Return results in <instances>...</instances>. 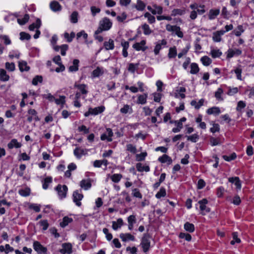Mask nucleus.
Instances as JSON below:
<instances>
[{
  "label": "nucleus",
  "mask_w": 254,
  "mask_h": 254,
  "mask_svg": "<svg viewBox=\"0 0 254 254\" xmlns=\"http://www.w3.org/2000/svg\"><path fill=\"white\" fill-rule=\"evenodd\" d=\"M112 26V22L107 17H104L99 22V26L97 30L95 31V35L101 33L103 31L109 30Z\"/></svg>",
  "instance_id": "f257e3e1"
},
{
  "label": "nucleus",
  "mask_w": 254,
  "mask_h": 254,
  "mask_svg": "<svg viewBox=\"0 0 254 254\" xmlns=\"http://www.w3.org/2000/svg\"><path fill=\"white\" fill-rule=\"evenodd\" d=\"M105 110V107L104 106H101L94 108H89L88 111L84 113V116L88 117L90 115H97L103 112Z\"/></svg>",
  "instance_id": "f03ea898"
},
{
  "label": "nucleus",
  "mask_w": 254,
  "mask_h": 254,
  "mask_svg": "<svg viewBox=\"0 0 254 254\" xmlns=\"http://www.w3.org/2000/svg\"><path fill=\"white\" fill-rule=\"evenodd\" d=\"M166 29L169 32H174L179 38H183L184 36V34L179 26L168 24L166 25Z\"/></svg>",
  "instance_id": "7ed1b4c3"
},
{
  "label": "nucleus",
  "mask_w": 254,
  "mask_h": 254,
  "mask_svg": "<svg viewBox=\"0 0 254 254\" xmlns=\"http://www.w3.org/2000/svg\"><path fill=\"white\" fill-rule=\"evenodd\" d=\"M83 195L82 194L81 190H76L73 192V201L77 206L79 207L81 205V202L80 201L83 199Z\"/></svg>",
  "instance_id": "20e7f679"
},
{
  "label": "nucleus",
  "mask_w": 254,
  "mask_h": 254,
  "mask_svg": "<svg viewBox=\"0 0 254 254\" xmlns=\"http://www.w3.org/2000/svg\"><path fill=\"white\" fill-rule=\"evenodd\" d=\"M208 203V200L206 198H203L198 201V204L199 205V209L200 210V213L204 215L206 213H208L210 211V209L206 205Z\"/></svg>",
  "instance_id": "39448f33"
},
{
  "label": "nucleus",
  "mask_w": 254,
  "mask_h": 254,
  "mask_svg": "<svg viewBox=\"0 0 254 254\" xmlns=\"http://www.w3.org/2000/svg\"><path fill=\"white\" fill-rule=\"evenodd\" d=\"M33 247L34 250L38 254H47V249L42 245L38 241H34L33 242Z\"/></svg>",
  "instance_id": "423d86ee"
},
{
  "label": "nucleus",
  "mask_w": 254,
  "mask_h": 254,
  "mask_svg": "<svg viewBox=\"0 0 254 254\" xmlns=\"http://www.w3.org/2000/svg\"><path fill=\"white\" fill-rule=\"evenodd\" d=\"M58 195L61 199L64 198L66 197L68 188L66 185H58L56 188Z\"/></svg>",
  "instance_id": "0eeeda50"
},
{
  "label": "nucleus",
  "mask_w": 254,
  "mask_h": 254,
  "mask_svg": "<svg viewBox=\"0 0 254 254\" xmlns=\"http://www.w3.org/2000/svg\"><path fill=\"white\" fill-rule=\"evenodd\" d=\"M167 44V41L166 39H162L156 42L153 50L155 55H158L159 54L160 51L163 47H165Z\"/></svg>",
  "instance_id": "6e6552de"
},
{
  "label": "nucleus",
  "mask_w": 254,
  "mask_h": 254,
  "mask_svg": "<svg viewBox=\"0 0 254 254\" xmlns=\"http://www.w3.org/2000/svg\"><path fill=\"white\" fill-rule=\"evenodd\" d=\"M141 245L144 252H147L150 246L149 237L147 234H144L142 238Z\"/></svg>",
  "instance_id": "1a4fd4ad"
},
{
  "label": "nucleus",
  "mask_w": 254,
  "mask_h": 254,
  "mask_svg": "<svg viewBox=\"0 0 254 254\" xmlns=\"http://www.w3.org/2000/svg\"><path fill=\"white\" fill-rule=\"evenodd\" d=\"M146 41L145 40H141L140 42H136L132 45V48L137 51H142L144 52L148 49L146 46Z\"/></svg>",
  "instance_id": "9d476101"
},
{
  "label": "nucleus",
  "mask_w": 254,
  "mask_h": 254,
  "mask_svg": "<svg viewBox=\"0 0 254 254\" xmlns=\"http://www.w3.org/2000/svg\"><path fill=\"white\" fill-rule=\"evenodd\" d=\"M59 252L62 254H71L72 252V246L69 243L62 244V249Z\"/></svg>",
  "instance_id": "9b49d317"
},
{
  "label": "nucleus",
  "mask_w": 254,
  "mask_h": 254,
  "mask_svg": "<svg viewBox=\"0 0 254 254\" xmlns=\"http://www.w3.org/2000/svg\"><path fill=\"white\" fill-rule=\"evenodd\" d=\"M242 53V51L240 49H229L226 52V58L227 59H230L233 57L234 56H239Z\"/></svg>",
  "instance_id": "f8f14e48"
},
{
  "label": "nucleus",
  "mask_w": 254,
  "mask_h": 254,
  "mask_svg": "<svg viewBox=\"0 0 254 254\" xmlns=\"http://www.w3.org/2000/svg\"><path fill=\"white\" fill-rule=\"evenodd\" d=\"M113 134V133L111 128H107L106 132L101 135V139L102 140H107L109 142L111 141L112 140V137Z\"/></svg>",
  "instance_id": "ddd939ff"
},
{
  "label": "nucleus",
  "mask_w": 254,
  "mask_h": 254,
  "mask_svg": "<svg viewBox=\"0 0 254 254\" xmlns=\"http://www.w3.org/2000/svg\"><path fill=\"white\" fill-rule=\"evenodd\" d=\"M113 134V133L111 128H107L106 132L101 135V139L102 140H107L109 142L111 141L112 140V137Z\"/></svg>",
  "instance_id": "4468645a"
},
{
  "label": "nucleus",
  "mask_w": 254,
  "mask_h": 254,
  "mask_svg": "<svg viewBox=\"0 0 254 254\" xmlns=\"http://www.w3.org/2000/svg\"><path fill=\"white\" fill-rule=\"evenodd\" d=\"M113 134V133L111 128H107L106 132L101 135V139L102 140H107L109 142L111 141L112 140V137Z\"/></svg>",
  "instance_id": "2eb2a0df"
},
{
  "label": "nucleus",
  "mask_w": 254,
  "mask_h": 254,
  "mask_svg": "<svg viewBox=\"0 0 254 254\" xmlns=\"http://www.w3.org/2000/svg\"><path fill=\"white\" fill-rule=\"evenodd\" d=\"M87 152L88 150L87 149L80 147L76 148L73 151L74 155L78 159H80L82 156L86 155Z\"/></svg>",
  "instance_id": "dca6fc26"
},
{
  "label": "nucleus",
  "mask_w": 254,
  "mask_h": 254,
  "mask_svg": "<svg viewBox=\"0 0 254 254\" xmlns=\"http://www.w3.org/2000/svg\"><path fill=\"white\" fill-rule=\"evenodd\" d=\"M225 31L223 30L217 31L213 33L212 39L215 42H220L222 40L221 36L224 35Z\"/></svg>",
  "instance_id": "f3484780"
},
{
  "label": "nucleus",
  "mask_w": 254,
  "mask_h": 254,
  "mask_svg": "<svg viewBox=\"0 0 254 254\" xmlns=\"http://www.w3.org/2000/svg\"><path fill=\"white\" fill-rule=\"evenodd\" d=\"M91 186V182L90 179H83L80 182V187L85 190H89Z\"/></svg>",
  "instance_id": "a211bd4d"
},
{
  "label": "nucleus",
  "mask_w": 254,
  "mask_h": 254,
  "mask_svg": "<svg viewBox=\"0 0 254 254\" xmlns=\"http://www.w3.org/2000/svg\"><path fill=\"white\" fill-rule=\"evenodd\" d=\"M74 86L77 88L79 90V92L82 94L86 95L88 93V87L87 85L85 84H77L75 83Z\"/></svg>",
  "instance_id": "6ab92c4d"
},
{
  "label": "nucleus",
  "mask_w": 254,
  "mask_h": 254,
  "mask_svg": "<svg viewBox=\"0 0 254 254\" xmlns=\"http://www.w3.org/2000/svg\"><path fill=\"white\" fill-rule=\"evenodd\" d=\"M50 8L54 12L60 11L62 10V6L59 2L53 0L50 4Z\"/></svg>",
  "instance_id": "aec40b11"
},
{
  "label": "nucleus",
  "mask_w": 254,
  "mask_h": 254,
  "mask_svg": "<svg viewBox=\"0 0 254 254\" xmlns=\"http://www.w3.org/2000/svg\"><path fill=\"white\" fill-rule=\"evenodd\" d=\"M158 160L161 163H167L168 165L171 164L173 162L172 158L166 154H164L159 157Z\"/></svg>",
  "instance_id": "412c9836"
},
{
  "label": "nucleus",
  "mask_w": 254,
  "mask_h": 254,
  "mask_svg": "<svg viewBox=\"0 0 254 254\" xmlns=\"http://www.w3.org/2000/svg\"><path fill=\"white\" fill-rule=\"evenodd\" d=\"M206 113L209 115L218 116L221 113V110L219 107L215 106L208 108L206 110Z\"/></svg>",
  "instance_id": "4be33fe9"
},
{
  "label": "nucleus",
  "mask_w": 254,
  "mask_h": 254,
  "mask_svg": "<svg viewBox=\"0 0 254 254\" xmlns=\"http://www.w3.org/2000/svg\"><path fill=\"white\" fill-rule=\"evenodd\" d=\"M129 42L124 40L121 41V46L123 47L122 54L124 57L126 58L128 56L127 49L129 48Z\"/></svg>",
  "instance_id": "5701e85b"
},
{
  "label": "nucleus",
  "mask_w": 254,
  "mask_h": 254,
  "mask_svg": "<svg viewBox=\"0 0 254 254\" xmlns=\"http://www.w3.org/2000/svg\"><path fill=\"white\" fill-rule=\"evenodd\" d=\"M120 237L124 242L135 240L134 237L129 233H121L120 235Z\"/></svg>",
  "instance_id": "b1692460"
},
{
  "label": "nucleus",
  "mask_w": 254,
  "mask_h": 254,
  "mask_svg": "<svg viewBox=\"0 0 254 254\" xmlns=\"http://www.w3.org/2000/svg\"><path fill=\"white\" fill-rule=\"evenodd\" d=\"M229 182L231 183H234L236 186L237 189L240 190L241 189V182L239 177H230L228 179Z\"/></svg>",
  "instance_id": "393cba45"
},
{
  "label": "nucleus",
  "mask_w": 254,
  "mask_h": 254,
  "mask_svg": "<svg viewBox=\"0 0 254 254\" xmlns=\"http://www.w3.org/2000/svg\"><path fill=\"white\" fill-rule=\"evenodd\" d=\"M18 67L21 72L28 71L30 69V67L27 65V62L25 61H19Z\"/></svg>",
  "instance_id": "a878e982"
},
{
  "label": "nucleus",
  "mask_w": 254,
  "mask_h": 254,
  "mask_svg": "<svg viewBox=\"0 0 254 254\" xmlns=\"http://www.w3.org/2000/svg\"><path fill=\"white\" fill-rule=\"evenodd\" d=\"M220 13L219 9H211L208 14L210 20L214 19Z\"/></svg>",
  "instance_id": "bb28decb"
},
{
  "label": "nucleus",
  "mask_w": 254,
  "mask_h": 254,
  "mask_svg": "<svg viewBox=\"0 0 254 254\" xmlns=\"http://www.w3.org/2000/svg\"><path fill=\"white\" fill-rule=\"evenodd\" d=\"M136 217L134 215H131L127 217L128 229L132 230L133 228L134 224L136 223Z\"/></svg>",
  "instance_id": "cd10ccee"
},
{
  "label": "nucleus",
  "mask_w": 254,
  "mask_h": 254,
  "mask_svg": "<svg viewBox=\"0 0 254 254\" xmlns=\"http://www.w3.org/2000/svg\"><path fill=\"white\" fill-rule=\"evenodd\" d=\"M104 73V69L103 67H97L96 69L93 70L91 73L92 78L98 77Z\"/></svg>",
  "instance_id": "c85d7f7f"
},
{
  "label": "nucleus",
  "mask_w": 254,
  "mask_h": 254,
  "mask_svg": "<svg viewBox=\"0 0 254 254\" xmlns=\"http://www.w3.org/2000/svg\"><path fill=\"white\" fill-rule=\"evenodd\" d=\"M124 224L123 220L122 218H119L117 221L112 222V228L114 230L116 231L118 229L120 228Z\"/></svg>",
  "instance_id": "c756f323"
},
{
  "label": "nucleus",
  "mask_w": 254,
  "mask_h": 254,
  "mask_svg": "<svg viewBox=\"0 0 254 254\" xmlns=\"http://www.w3.org/2000/svg\"><path fill=\"white\" fill-rule=\"evenodd\" d=\"M223 142V139L220 138L211 137L210 138V143L212 146L220 145Z\"/></svg>",
  "instance_id": "7c9ffc66"
},
{
  "label": "nucleus",
  "mask_w": 254,
  "mask_h": 254,
  "mask_svg": "<svg viewBox=\"0 0 254 254\" xmlns=\"http://www.w3.org/2000/svg\"><path fill=\"white\" fill-rule=\"evenodd\" d=\"M148 94L144 93L142 95H138L136 103L138 104H145L146 103Z\"/></svg>",
  "instance_id": "2f4dec72"
},
{
  "label": "nucleus",
  "mask_w": 254,
  "mask_h": 254,
  "mask_svg": "<svg viewBox=\"0 0 254 254\" xmlns=\"http://www.w3.org/2000/svg\"><path fill=\"white\" fill-rule=\"evenodd\" d=\"M104 47L106 50H113L115 47L114 40L110 39L108 41L104 42Z\"/></svg>",
  "instance_id": "473e14b6"
},
{
  "label": "nucleus",
  "mask_w": 254,
  "mask_h": 254,
  "mask_svg": "<svg viewBox=\"0 0 254 254\" xmlns=\"http://www.w3.org/2000/svg\"><path fill=\"white\" fill-rule=\"evenodd\" d=\"M21 146V143L18 142L16 139H12L7 144V146L9 149H12L14 147L18 148H20Z\"/></svg>",
  "instance_id": "72a5a7b5"
},
{
  "label": "nucleus",
  "mask_w": 254,
  "mask_h": 254,
  "mask_svg": "<svg viewBox=\"0 0 254 254\" xmlns=\"http://www.w3.org/2000/svg\"><path fill=\"white\" fill-rule=\"evenodd\" d=\"M79 61L77 59H74L73 61V65L68 67L69 72H75L78 70Z\"/></svg>",
  "instance_id": "f704fd0d"
},
{
  "label": "nucleus",
  "mask_w": 254,
  "mask_h": 254,
  "mask_svg": "<svg viewBox=\"0 0 254 254\" xmlns=\"http://www.w3.org/2000/svg\"><path fill=\"white\" fill-rule=\"evenodd\" d=\"M177 55V48L175 46L170 48L168 54V57L169 59H171L175 58Z\"/></svg>",
  "instance_id": "c9c22d12"
},
{
  "label": "nucleus",
  "mask_w": 254,
  "mask_h": 254,
  "mask_svg": "<svg viewBox=\"0 0 254 254\" xmlns=\"http://www.w3.org/2000/svg\"><path fill=\"white\" fill-rule=\"evenodd\" d=\"M204 102L203 99H200L198 102L194 100L191 101L190 105L192 106H194L195 109H199L203 105Z\"/></svg>",
  "instance_id": "e433bc0d"
},
{
  "label": "nucleus",
  "mask_w": 254,
  "mask_h": 254,
  "mask_svg": "<svg viewBox=\"0 0 254 254\" xmlns=\"http://www.w3.org/2000/svg\"><path fill=\"white\" fill-rule=\"evenodd\" d=\"M136 168L138 172H142L145 171L148 172L150 171V168L148 166L143 165L141 163H137Z\"/></svg>",
  "instance_id": "4c0bfd02"
},
{
  "label": "nucleus",
  "mask_w": 254,
  "mask_h": 254,
  "mask_svg": "<svg viewBox=\"0 0 254 254\" xmlns=\"http://www.w3.org/2000/svg\"><path fill=\"white\" fill-rule=\"evenodd\" d=\"M146 4L141 0H137L134 7L138 11H143L144 10Z\"/></svg>",
  "instance_id": "58836bf2"
},
{
  "label": "nucleus",
  "mask_w": 254,
  "mask_h": 254,
  "mask_svg": "<svg viewBox=\"0 0 254 254\" xmlns=\"http://www.w3.org/2000/svg\"><path fill=\"white\" fill-rule=\"evenodd\" d=\"M9 76L7 74L6 71L4 69H0V80L2 81H7L9 80Z\"/></svg>",
  "instance_id": "ea45409f"
},
{
  "label": "nucleus",
  "mask_w": 254,
  "mask_h": 254,
  "mask_svg": "<svg viewBox=\"0 0 254 254\" xmlns=\"http://www.w3.org/2000/svg\"><path fill=\"white\" fill-rule=\"evenodd\" d=\"M231 73L234 72L236 75L237 78L238 80H242V69L241 67V66H239L238 67H237L234 70H232L231 71Z\"/></svg>",
  "instance_id": "a19ab883"
},
{
  "label": "nucleus",
  "mask_w": 254,
  "mask_h": 254,
  "mask_svg": "<svg viewBox=\"0 0 254 254\" xmlns=\"http://www.w3.org/2000/svg\"><path fill=\"white\" fill-rule=\"evenodd\" d=\"M190 73L192 74L197 73L199 71V68L196 63H193L190 64Z\"/></svg>",
  "instance_id": "79ce46f5"
},
{
  "label": "nucleus",
  "mask_w": 254,
  "mask_h": 254,
  "mask_svg": "<svg viewBox=\"0 0 254 254\" xmlns=\"http://www.w3.org/2000/svg\"><path fill=\"white\" fill-rule=\"evenodd\" d=\"M141 28L143 30V34L145 35H149L152 32V30L150 29L149 26L146 23L142 24Z\"/></svg>",
  "instance_id": "37998d69"
},
{
  "label": "nucleus",
  "mask_w": 254,
  "mask_h": 254,
  "mask_svg": "<svg viewBox=\"0 0 254 254\" xmlns=\"http://www.w3.org/2000/svg\"><path fill=\"white\" fill-rule=\"evenodd\" d=\"M41 25V20L37 19L35 23H32L29 26V29L31 31H33L35 29H38Z\"/></svg>",
  "instance_id": "c03bdc74"
},
{
  "label": "nucleus",
  "mask_w": 254,
  "mask_h": 254,
  "mask_svg": "<svg viewBox=\"0 0 254 254\" xmlns=\"http://www.w3.org/2000/svg\"><path fill=\"white\" fill-rule=\"evenodd\" d=\"M184 229L186 231L190 233L193 232L195 230L194 225L188 222L184 224Z\"/></svg>",
  "instance_id": "a18cd8bd"
},
{
  "label": "nucleus",
  "mask_w": 254,
  "mask_h": 254,
  "mask_svg": "<svg viewBox=\"0 0 254 254\" xmlns=\"http://www.w3.org/2000/svg\"><path fill=\"white\" fill-rule=\"evenodd\" d=\"M144 16L147 18L148 22L150 24L154 23L156 21L155 17L154 16L151 15L149 12H146L144 13Z\"/></svg>",
  "instance_id": "49530a36"
},
{
  "label": "nucleus",
  "mask_w": 254,
  "mask_h": 254,
  "mask_svg": "<svg viewBox=\"0 0 254 254\" xmlns=\"http://www.w3.org/2000/svg\"><path fill=\"white\" fill-rule=\"evenodd\" d=\"M72 219L67 216L64 217L63 219V221L61 222L60 225L62 227H65L69 223L72 221Z\"/></svg>",
  "instance_id": "de8ad7c7"
},
{
  "label": "nucleus",
  "mask_w": 254,
  "mask_h": 254,
  "mask_svg": "<svg viewBox=\"0 0 254 254\" xmlns=\"http://www.w3.org/2000/svg\"><path fill=\"white\" fill-rule=\"evenodd\" d=\"M65 97L64 96H60V98L59 99L55 98L54 101L57 105H60L61 107L63 108L65 103Z\"/></svg>",
  "instance_id": "09e8293b"
},
{
  "label": "nucleus",
  "mask_w": 254,
  "mask_h": 254,
  "mask_svg": "<svg viewBox=\"0 0 254 254\" xmlns=\"http://www.w3.org/2000/svg\"><path fill=\"white\" fill-rule=\"evenodd\" d=\"M244 31L245 29H244L243 26L242 25H239L237 26V29L234 30L233 32L236 36L239 37L244 32Z\"/></svg>",
  "instance_id": "8fccbe9b"
},
{
  "label": "nucleus",
  "mask_w": 254,
  "mask_h": 254,
  "mask_svg": "<svg viewBox=\"0 0 254 254\" xmlns=\"http://www.w3.org/2000/svg\"><path fill=\"white\" fill-rule=\"evenodd\" d=\"M52 182V178L51 177L46 178L43 182V188L44 190H47L48 188L49 184Z\"/></svg>",
  "instance_id": "3c124183"
},
{
  "label": "nucleus",
  "mask_w": 254,
  "mask_h": 254,
  "mask_svg": "<svg viewBox=\"0 0 254 254\" xmlns=\"http://www.w3.org/2000/svg\"><path fill=\"white\" fill-rule=\"evenodd\" d=\"M222 54V53L219 49H213L210 52V55L213 58H219Z\"/></svg>",
  "instance_id": "603ef678"
},
{
  "label": "nucleus",
  "mask_w": 254,
  "mask_h": 254,
  "mask_svg": "<svg viewBox=\"0 0 254 254\" xmlns=\"http://www.w3.org/2000/svg\"><path fill=\"white\" fill-rule=\"evenodd\" d=\"M202 64L205 66H208L212 63L211 59L207 56H203L200 59Z\"/></svg>",
  "instance_id": "864d4df0"
},
{
  "label": "nucleus",
  "mask_w": 254,
  "mask_h": 254,
  "mask_svg": "<svg viewBox=\"0 0 254 254\" xmlns=\"http://www.w3.org/2000/svg\"><path fill=\"white\" fill-rule=\"evenodd\" d=\"M78 13L76 11H73L70 16V22L72 23H76L78 22Z\"/></svg>",
  "instance_id": "5fc2aeb1"
},
{
  "label": "nucleus",
  "mask_w": 254,
  "mask_h": 254,
  "mask_svg": "<svg viewBox=\"0 0 254 254\" xmlns=\"http://www.w3.org/2000/svg\"><path fill=\"white\" fill-rule=\"evenodd\" d=\"M138 65L139 64H134L133 63H130L128 64L127 70L131 73H134L135 71L138 68Z\"/></svg>",
  "instance_id": "6e6d98bb"
},
{
  "label": "nucleus",
  "mask_w": 254,
  "mask_h": 254,
  "mask_svg": "<svg viewBox=\"0 0 254 254\" xmlns=\"http://www.w3.org/2000/svg\"><path fill=\"white\" fill-rule=\"evenodd\" d=\"M29 19V16L28 14H25L22 18H18L17 22L20 25H24L27 23Z\"/></svg>",
  "instance_id": "4d7b16f0"
},
{
  "label": "nucleus",
  "mask_w": 254,
  "mask_h": 254,
  "mask_svg": "<svg viewBox=\"0 0 254 254\" xmlns=\"http://www.w3.org/2000/svg\"><path fill=\"white\" fill-rule=\"evenodd\" d=\"M120 112L122 114H127V113H131L132 112V108L128 105H125L120 109Z\"/></svg>",
  "instance_id": "13d9d810"
},
{
  "label": "nucleus",
  "mask_w": 254,
  "mask_h": 254,
  "mask_svg": "<svg viewBox=\"0 0 254 254\" xmlns=\"http://www.w3.org/2000/svg\"><path fill=\"white\" fill-rule=\"evenodd\" d=\"M223 93V90L221 88H218L217 90L215 92V97L219 101H222L223 98L221 97V95Z\"/></svg>",
  "instance_id": "bf43d9fd"
},
{
  "label": "nucleus",
  "mask_w": 254,
  "mask_h": 254,
  "mask_svg": "<svg viewBox=\"0 0 254 254\" xmlns=\"http://www.w3.org/2000/svg\"><path fill=\"white\" fill-rule=\"evenodd\" d=\"M246 106V103L243 101H240L237 103L236 110L238 112H241L242 110L244 109Z\"/></svg>",
  "instance_id": "052dcab7"
},
{
  "label": "nucleus",
  "mask_w": 254,
  "mask_h": 254,
  "mask_svg": "<svg viewBox=\"0 0 254 254\" xmlns=\"http://www.w3.org/2000/svg\"><path fill=\"white\" fill-rule=\"evenodd\" d=\"M75 34L73 32H71L70 34H69L68 33L65 32L64 34V37L66 39L67 41L68 42H71L73 39L75 37Z\"/></svg>",
  "instance_id": "680f3d73"
},
{
  "label": "nucleus",
  "mask_w": 254,
  "mask_h": 254,
  "mask_svg": "<svg viewBox=\"0 0 254 254\" xmlns=\"http://www.w3.org/2000/svg\"><path fill=\"white\" fill-rule=\"evenodd\" d=\"M122 178V175L120 174H114L111 177V179L114 183H118Z\"/></svg>",
  "instance_id": "e2e57ef3"
},
{
  "label": "nucleus",
  "mask_w": 254,
  "mask_h": 254,
  "mask_svg": "<svg viewBox=\"0 0 254 254\" xmlns=\"http://www.w3.org/2000/svg\"><path fill=\"white\" fill-rule=\"evenodd\" d=\"M233 240L231 241L230 243L231 245H234L235 243H240L241 240L238 238V233L237 232H234L232 234Z\"/></svg>",
  "instance_id": "0e129e2a"
},
{
  "label": "nucleus",
  "mask_w": 254,
  "mask_h": 254,
  "mask_svg": "<svg viewBox=\"0 0 254 254\" xmlns=\"http://www.w3.org/2000/svg\"><path fill=\"white\" fill-rule=\"evenodd\" d=\"M228 91L227 93V94L229 96H233L237 94L239 91L238 88L237 87L232 88L231 87H228Z\"/></svg>",
  "instance_id": "69168bd1"
},
{
  "label": "nucleus",
  "mask_w": 254,
  "mask_h": 254,
  "mask_svg": "<svg viewBox=\"0 0 254 254\" xmlns=\"http://www.w3.org/2000/svg\"><path fill=\"white\" fill-rule=\"evenodd\" d=\"M166 190L164 188H161L159 191L156 194L155 196L157 198H160L166 195Z\"/></svg>",
  "instance_id": "338daca9"
},
{
  "label": "nucleus",
  "mask_w": 254,
  "mask_h": 254,
  "mask_svg": "<svg viewBox=\"0 0 254 254\" xmlns=\"http://www.w3.org/2000/svg\"><path fill=\"white\" fill-rule=\"evenodd\" d=\"M5 68L9 71H13L15 69V64L13 63L7 62L5 63Z\"/></svg>",
  "instance_id": "774afa93"
}]
</instances>
